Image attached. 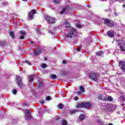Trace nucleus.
Listing matches in <instances>:
<instances>
[{
	"label": "nucleus",
	"mask_w": 125,
	"mask_h": 125,
	"mask_svg": "<svg viewBox=\"0 0 125 125\" xmlns=\"http://www.w3.org/2000/svg\"><path fill=\"white\" fill-rule=\"evenodd\" d=\"M91 103L89 102H83L79 103L77 104L76 107L77 108H89L91 107Z\"/></svg>",
	"instance_id": "f257e3e1"
},
{
	"label": "nucleus",
	"mask_w": 125,
	"mask_h": 125,
	"mask_svg": "<svg viewBox=\"0 0 125 125\" xmlns=\"http://www.w3.org/2000/svg\"><path fill=\"white\" fill-rule=\"evenodd\" d=\"M89 78L92 80V81H94V82H98V74L95 73H90L89 74Z\"/></svg>",
	"instance_id": "f03ea898"
},
{
	"label": "nucleus",
	"mask_w": 125,
	"mask_h": 125,
	"mask_svg": "<svg viewBox=\"0 0 125 125\" xmlns=\"http://www.w3.org/2000/svg\"><path fill=\"white\" fill-rule=\"evenodd\" d=\"M45 19L49 24H54L55 23V19L48 16H45Z\"/></svg>",
	"instance_id": "7ed1b4c3"
},
{
	"label": "nucleus",
	"mask_w": 125,
	"mask_h": 125,
	"mask_svg": "<svg viewBox=\"0 0 125 125\" xmlns=\"http://www.w3.org/2000/svg\"><path fill=\"white\" fill-rule=\"evenodd\" d=\"M104 25H107L108 27L110 28H112V27H114L115 24L113 22H111V20L108 19H105L104 21Z\"/></svg>",
	"instance_id": "20e7f679"
},
{
	"label": "nucleus",
	"mask_w": 125,
	"mask_h": 125,
	"mask_svg": "<svg viewBox=\"0 0 125 125\" xmlns=\"http://www.w3.org/2000/svg\"><path fill=\"white\" fill-rule=\"evenodd\" d=\"M117 42H118V45L120 46V49L121 51H125V42H123L121 43V40H116Z\"/></svg>",
	"instance_id": "39448f33"
},
{
	"label": "nucleus",
	"mask_w": 125,
	"mask_h": 125,
	"mask_svg": "<svg viewBox=\"0 0 125 125\" xmlns=\"http://www.w3.org/2000/svg\"><path fill=\"white\" fill-rule=\"evenodd\" d=\"M121 65H122L121 67V70L125 73V61H119L118 62V66L121 67Z\"/></svg>",
	"instance_id": "423d86ee"
},
{
	"label": "nucleus",
	"mask_w": 125,
	"mask_h": 125,
	"mask_svg": "<svg viewBox=\"0 0 125 125\" xmlns=\"http://www.w3.org/2000/svg\"><path fill=\"white\" fill-rule=\"evenodd\" d=\"M107 35L109 38H114L115 37V34H114V31L109 30L107 32Z\"/></svg>",
	"instance_id": "0eeeda50"
},
{
	"label": "nucleus",
	"mask_w": 125,
	"mask_h": 125,
	"mask_svg": "<svg viewBox=\"0 0 125 125\" xmlns=\"http://www.w3.org/2000/svg\"><path fill=\"white\" fill-rule=\"evenodd\" d=\"M31 110L30 109H27L25 111V113L28 115V116L27 117H26V120H28V119H31V118H32V116H31Z\"/></svg>",
	"instance_id": "6e6552de"
},
{
	"label": "nucleus",
	"mask_w": 125,
	"mask_h": 125,
	"mask_svg": "<svg viewBox=\"0 0 125 125\" xmlns=\"http://www.w3.org/2000/svg\"><path fill=\"white\" fill-rule=\"evenodd\" d=\"M70 9L71 8H70V7H68L63 8H62V10L61 11L60 14H63L64 12L66 11V10L69 11V10H70Z\"/></svg>",
	"instance_id": "1a4fd4ad"
},
{
	"label": "nucleus",
	"mask_w": 125,
	"mask_h": 125,
	"mask_svg": "<svg viewBox=\"0 0 125 125\" xmlns=\"http://www.w3.org/2000/svg\"><path fill=\"white\" fill-rule=\"evenodd\" d=\"M70 32L72 34V35H73V36H77V30L75 28H72L71 29Z\"/></svg>",
	"instance_id": "9d476101"
},
{
	"label": "nucleus",
	"mask_w": 125,
	"mask_h": 125,
	"mask_svg": "<svg viewBox=\"0 0 125 125\" xmlns=\"http://www.w3.org/2000/svg\"><path fill=\"white\" fill-rule=\"evenodd\" d=\"M17 84L20 88H23V87H25V85L22 83V82H18Z\"/></svg>",
	"instance_id": "9b49d317"
},
{
	"label": "nucleus",
	"mask_w": 125,
	"mask_h": 125,
	"mask_svg": "<svg viewBox=\"0 0 125 125\" xmlns=\"http://www.w3.org/2000/svg\"><path fill=\"white\" fill-rule=\"evenodd\" d=\"M35 77H36V75H35V74L29 76V82H30V83H32V82H33V81H34V78H35Z\"/></svg>",
	"instance_id": "f8f14e48"
},
{
	"label": "nucleus",
	"mask_w": 125,
	"mask_h": 125,
	"mask_svg": "<svg viewBox=\"0 0 125 125\" xmlns=\"http://www.w3.org/2000/svg\"><path fill=\"white\" fill-rule=\"evenodd\" d=\"M37 50H38V51H36L34 53V55H35V56L39 55V54H40V51H41L40 47L37 48Z\"/></svg>",
	"instance_id": "ddd939ff"
},
{
	"label": "nucleus",
	"mask_w": 125,
	"mask_h": 125,
	"mask_svg": "<svg viewBox=\"0 0 125 125\" xmlns=\"http://www.w3.org/2000/svg\"><path fill=\"white\" fill-rule=\"evenodd\" d=\"M85 118V117L84 116V115L81 114L79 116V120H80V121H83V120H84Z\"/></svg>",
	"instance_id": "4468645a"
},
{
	"label": "nucleus",
	"mask_w": 125,
	"mask_h": 125,
	"mask_svg": "<svg viewBox=\"0 0 125 125\" xmlns=\"http://www.w3.org/2000/svg\"><path fill=\"white\" fill-rule=\"evenodd\" d=\"M16 81L17 83H20L22 82V78L20 76H17L16 78Z\"/></svg>",
	"instance_id": "2eb2a0df"
},
{
	"label": "nucleus",
	"mask_w": 125,
	"mask_h": 125,
	"mask_svg": "<svg viewBox=\"0 0 125 125\" xmlns=\"http://www.w3.org/2000/svg\"><path fill=\"white\" fill-rule=\"evenodd\" d=\"M103 54L104 53L102 51H100L96 53V55H97V56H102V55H103Z\"/></svg>",
	"instance_id": "dca6fc26"
},
{
	"label": "nucleus",
	"mask_w": 125,
	"mask_h": 125,
	"mask_svg": "<svg viewBox=\"0 0 125 125\" xmlns=\"http://www.w3.org/2000/svg\"><path fill=\"white\" fill-rule=\"evenodd\" d=\"M28 16L29 18L30 19H33V18H34V14H33L32 13L29 12Z\"/></svg>",
	"instance_id": "f3484780"
},
{
	"label": "nucleus",
	"mask_w": 125,
	"mask_h": 125,
	"mask_svg": "<svg viewBox=\"0 0 125 125\" xmlns=\"http://www.w3.org/2000/svg\"><path fill=\"white\" fill-rule=\"evenodd\" d=\"M9 34L12 39H14V33H13V31H10Z\"/></svg>",
	"instance_id": "a211bd4d"
},
{
	"label": "nucleus",
	"mask_w": 125,
	"mask_h": 125,
	"mask_svg": "<svg viewBox=\"0 0 125 125\" xmlns=\"http://www.w3.org/2000/svg\"><path fill=\"white\" fill-rule=\"evenodd\" d=\"M79 89L81 92H84V88L83 86H80L79 87Z\"/></svg>",
	"instance_id": "6ab92c4d"
},
{
	"label": "nucleus",
	"mask_w": 125,
	"mask_h": 125,
	"mask_svg": "<svg viewBox=\"0 0 125 125\" xmlns=\"http://www.w3.org/2000/svg\"><path fill=\"white\" fill-rule=\"evenodd\" d=\"M62 125H68V123L67 122V121L65 120H63L62 121Z\"/></svg>",
	"instance_id": "aec40b11"
},
{
	"label": "nucleus",
	"mask_w": 125,
	"mask_h": 125,
	"mask_svg": "<svg viewBox=\"0 0 125 125\" xmlns=\"http://www.w3.org/2000/svg\"><path fill=\"white\" fill-rule=\"evenodd\" d=\"M64 23L66 24V28H70V27H71V25H70V23H68L67 21H65Z\"/></svg>",
	"instance_id": "412c9836"
},
{
	"label": "nucleus",
	"mask_w": 125,
	"mask_h": 125,
	"mask_svg": "<svg viewBox=\"0 0 125 125\" xmlns=\"http://www.w3.org/2000/svg\"><path fill=\"white\" fill-rule=\"evenodd\" d=\"M66 38H69V39H72V38L73 36H72V34H71L68 33L66 34Z\"/></svg>",
	"instance_id": "4be33fe9"
},
{
	"label": "nucleus",
	"mask_w": 125,
	"mask_h": 125,
	"mask_svg": "<svg viewBox=\"0 0 125 125\" xmlns=\"http://www.w3.org/2000/svg\"><path fill=\"white\" fill-rule=\"evenodd\" d=\"M20 33L21 35V36H26V32H25L23 30L20 31Z\"/></svg>",
	"instance_id": "5701e85b"
},
{
	"label": "nucleus",
	"mask_w": 125,
	"mask_h": 125,
	"mask_svg": "<svg viewBox=\"0 0 125 125\" xmlns=\"http://www.w3.org/2000/svg\"><path fill=\"white\" fill-rule=\"evenodd\" d=\"M67 74L65 71H62L61 73L62 76H67Z\"/></svg>",
	"instance_id": "b1692460"
},
{
	"label": "nucleus",
	"mask_w": 125,
	"mask_h": 125,
	"mask_svg": "<svg viewBox=\"0 0 125 125\" xmlns=\"http://www.w3.org/2000/svg\"><path fill=\"white\" fill-rule=\"evenodd\" d=\"M57 78V76L55 74H52L51 75V79H53V80H55V79Z\"/></svg>",
	"instance_id": "393cba45"
},
{
	"label": "nucleus",
	"mask_w": 125,
	"mask_h": 125,
	"mask_svg": "<svg viewBox=\"0 0 125 125\" xmlns=\"http://www.w3.org/2000/svg\"><path fill=\"white\" fill-rule=\"evenodd\" d=\"M63 104H60L58 105V107L59 109H63Z\"/></svg>",
	"instance_id": "a878e982"
},
{
	"label": "nucleus",
	"mask_w": 125,
	"mask_h": 125,
	"mask_svg": "<svg viewBox=\"0 0 125 125\" xmlns=\"http://www.w3.org/2000/svg\"><path fill=\"white\" fill-rule=\"evenodd\" d=\"M38 87L39 88H41V87H42V82H39L38 83Z\"/></svg>",
	"instance_id": "bb28decb"
},
{
	"label": "nucleus",
	"mask_w": 125,
	"mask_h": 125,
	"mask_svg": "<svg viewBox=\"0 0 125 125\" xmlns=\"http://www.w3.org/2000/svg\"><path fill=\"white\" fill-rule=\"evenodd\" d=\"M45 99H46V100H47V101H49L51 100V97L48 96L46 97Z\"/></svg>",
	"instance_id": "cd10ccee"
},
{
	"label": "nucleus",
	"mask_w": 125,
	"mask_h": 125,
	"mask_svg": "<svg viewBox=\"0 0 125 125\" xmlns=\"http://www.w3.org/2000/svg\"><path fill=\"white\" fill-rule=\"evenodd\" d=\"M113 100V98L111 96H108L107 97V101L112 102Z\"/></svg>",
	"instance_id": "c85d7f7f"
},
{
	"label": "nucleus",
	"mask_w": 125,
	"mask_h": 125,
	"mask_svg": "<svg viewBox=\"0 0 125 125\" xmlns=\"http://www.w3.org/2000/svg\"><path fill=\"white\" fill-rule=\"evenodd\" d=\"M77 112V110H72L70 111V113L71 115H73V114H76V112Z\"/></svg>",
	"instance_id": "c756f323"
},
{
	"label": "nucleus",
	"mask_w": 125,
	"mask_h": 125,
	"mask_svg": "<svg viewBox=\"0 0 125 125\" xmlns=\"http://www.w3.org/2000/svg\"><path fill=\"white\" fill-rule=\"evenodd\" d=\"M60 0H53V1L55 4H58L60 2Z\"/></svg>",
	"instance_id": "7c9ffc66"
},
{
	"label": "nucleus",
	"mask_w": 125,
	"mask_h": 125,
	"mask_svg": "<svg viewBox=\"0 0 125 125\" xmlns=\"http://www.w3.org/2000/svg\"><path fill=\"white\" fill-rule=\"evenodd\" d=\"M46 64L45 63H42L41 64L42 68H43V69H44V68H46Z\"/></svg>",
	"instance_id": "2f4dec72"
},
{
	"label": "nucleus",
	"mask_w": 125,
	"mask_h": 125,
	"mask_svg": "<svg viewBox=\"0 0 125 125\" xmlns=\"http://www.w3.org/2000/svg\"><path fill=\"white\" fill-rule=\"evenodd\" d=\"M31 13H32L33 14V15H34V14H36L37 13V11H36V10H35V9H33L32 10Z\"/></svg>",
	"instance_id": "473e14b6"
},
{
	"label": "nucleus",
	"mask_w": 125,
	"mask_h": 125,
	"mask_svg": "<svg viewBox=\"0 0 125 125\" xmlns=\"http://www.w3.org/2000/svg\"><path fill=\"white\" fill-rule=\"evenodd\" d=\"M83 92L81 91H78L77 92L76 94H77V95H81V94H82Z\"/></svg>",
	"instance_id": "72a5a7b5"
},
{
	"label": "nucleus",
	"mask_w": 125,
	"mask_h": 125,
	"mask_svg": "<svg viewBox=\"0 0 125 125\" xmlns=\"http://www.w3.org/2000/svg\"><path fill=\"white\" fill-rule=\"evenodd\" d=\"M99 99H100L101 100H103V95H100L98 97Z\"/></svg>",
	"instance_id": "f704fd0d"
},
{
	"label": "nucleus",
	"mask_w": 125,
	"mask_h": 125,
	"mask_svg": "<svg viewBox=\"0 0 125 125\" xmlns=\"http://www.w3.org/2000/svg\"><path fill=\"white\" fill-rule=\"evenodd\" d=\"M12 93L13 94H16V93H17V90L14 89L12 91Z\"/></svg>",
	"instance_id": "c9c22d12"
},
{
	"label": "nucleus",
	"mask_w": 125,
	"mask_h": 125,
	"mask_svg": "<svg viewBox=\"0 0 125 125\" xmlns=\"http://www.w3.org/2000/svg\"><path fill=\"white\" fill-rule=\"evenodd\" d=\"M121 99L123 101H125V96H122L121 97Z\"/></svg>",
	"instance_id": "e433bc0d"
},
{
	"label": "nucleus",
	"mask_w": 125,
	"mask_h": 125,
	"mask_svg": "<svg viewBox=\"0 0 125 125\" xmlns=\"http://www.w3.org/2000/svg\"><path fill=\"white\" fill-rule=\"evenodd\" d=\"M103 101H108V98H103Z\"/></svg>",
	"instance_id": "4c0bfd02"
},
{
	"label": "nucleus",
	"mask_w": 125,
	"mask_h": 125,
	"mask_svg": "<svg viewBox=\"0 0 125 125\" xmlns=\"http://www.w3.org/2000/svg\"><path fill=\"white\" fill-rule=\"evenodd\" d=\"M76 27L78 29H80V28H81V27H82V25H81V24H78V25H76Z\"/></svg>",
	"instance_id": "58836bf2"
},
{
	"label": "nucleus",
	"mask_w": 125,
	"mask_h": 125,
	"mask_svg": "<svg viewBox=\"0 0 125 125\" xmlns=\"http://www.w3.org/2000/svg\"><path fill=\"white\" fill-rule=\"evenodd\" d=\"M25 63H26V64H27L28 65H31V62H29V61H26Z\"/></svg>",
	"instance_id": "ea45409f"
},
{
	"label": "nucleus",
	"mask_w": 125,
	"mask_h": 125,
	"mask_svg": "<svg viewBox=\"0 0 125 125\" xmlns=\"http://www.w3.org/2000/svg\"><path fill=\"white\" fill-rule=\"evenodd\" d=\"M20 39L21 40H24V36L21 35V36L20 37Z\"/></svg>",
	"instance_id": "a19ab883"
},
{
	"label": "nucleus",
	"mask_w": 125,
	"mask_h": 125,
	"mask_svg": "<svg viewBox=\"0 0 125 125\" xmlns=\"http://www.w3.org/2000/svg\"><path fill=\"white\" fill-rule=\"evenodd\" d=\"M37 34H41V30H37Z\"/></svg>",
	"instance_id": "79ce46f5"
},
{
	"label": "nucleus",
	"mask_w": 125,
	"mask_h": 125,
	"mask_svg": "<svg viewBox=\"0 0 125 125\" xmlns=\"http://www.w3.org/2000/svg\"><path fill=\"white\" fill-rule=\"evenodd\" d=\"M67 63V62L65 60L62 61V64H66Z\"/></svg>",
	"instance_id": "37998d69"
},
{
	"label": "nucleus",
	"mask_w": 125,
	"mask_h": 125,
	"mask_svg": "<svg viewBox=\"0 0 125 125\" xmlns=\"http://www.w3.org/2000/svg\"><path fill=\"white\" fill-rule=\"evenodd\" d=\"M75 100H79V98L78 97H75L74 98Z\"/></svg>",
	"instance_id": "c03bdc74"
},
{
	"label": "nucleus",
	"mask_w": 125,
	"mask_h": 125,
	"mask_svg": "<svg viewBox=\"0 0 125 125\" xmlns=\"http://www.w3.org/2000/svg\"><path fill=\"white\" fill-rule=\"evenodd\" d=\"M116 37H117V38H120V37H121V35H120V34H117Z\"/></svg>",
	"instance_id": "a18cd8bd"
},
{
	"label": "nucleus",
	"mask_w": 125,
	"mask_h": 125,
	"mask_svg": "<svg viewBox=\"0 0 125 125\" xmlns=\"http://www.w3.org/2000/svg\"><path fill=\"white\" fill-rule=\"evenodd\" d=\"M41 103L42 104H44V101H41Z\"/></svg>",
	"instance_id": "49530a36"
},
{
	"label": "nucleus",
	"mask_w": 125,
	"mask_h": 125,
	"mask_svg": "<svg viewBox=\"0 0 125 125\" xmlns=\"http://www.w3.org/2000/svg\"><path fill=\"white\" fill-rule=\"evenodd\" d=\"M77 50H78L79 51H80L81 50V48H80V47H78Z\"/></svg>",
	"instance_id": "de8ad7c7"
},
{
	"label": "nucleus",
	"mask_w": 125,
	"mask_h": 125,
	"mask_svg": "<svg viewBox=\"0 0 125 125\" xmlns=\"http://www.w3.org/2000/svg\"><path fill=\"white\" fill-rule=\"evenodd\" d=\"M23 105H24V106H29V104H24Z\"/></svg>",
	"instance_id": "09e8293b"
},
{
	"label": "nucleus",
	"mask_w": 125,
	"mask_h": 125,
	"mask_svg": "<svg viewBox=\"0 0 125 125\" xmlns=\"http://www.w3.org/2000/svg\"><path fill=\"white\" fill-rule=\"evenodd\" d=\"M44 60H45V61H46V60H47V57H44Z\"/></svg>",
	"instance_id": "8fccbe9b"
},
{
	"label": "nucleus",
	"mask_w": 125,
	"mask_h": 125,
	"mask_svg": "<svg viewBox=\"0 0 125 125\" xmlns=\"http://www.w3.org/2000/svg\"><path fill=\"white\" fill-rule=\"evenodd\" d=\"M30 43H31V44H33V43H34V42H33V41L31 42H30Z\"/></svg>",
	"instance_id": "3c124183"
},
{
	"label": "nucleus",
	"mask_w": 125,
	"mask_h": 125,
	"mask_svg": "<svg viewBox=\"0 0 125 125\" xmlns=\"http://www.w3.org/2000/svg\"><path fill=\"white\" fill-rule=\"evenodd\" d=\"M118 0L119 1H120V0ZM122 0V1H125V0Z\"/></svg>",
	"instance_id": "603ef678"
},
{
	"label": "nucleus",
	"mask_w": 125,
	"mask_h": 125,
	"mask_svg": "<svg viewBox=\"0 0 125 125\" xmlns=\"http://www.w3.org/2000/svg\"><path fill=\"white\" fill-rule=\"evenodd\" d=\"M108 125H113V124L110 123V124H109Z\"/></svg>",
	"instance_id": "864d4df0"
},
{
	"label": "nucleus",
	"mask_w": 125,
	"mask_h": 125,
	"mask_svg": "<svg viewBox=\"0 0 125 125\" xmlns=\"http://www.w3.org/2000/svg\"><path fill=\"white\" fill-rule=\"evenodd\" d=\"M123 7H125V4L123 5Z\"/></svg>",
	"instance_id": "5fc2aeb1"
},
{
	"label": "nucleus",
	"mask_w": 125,
	"mask_h": 125,
	"mask_svg": "<svg viewBox=\"0 0 125 125\" xmlns=\"http://www.w3.org/2000/svg\"><path fill=\"white\" fill-rule=\"evenodd\" d=\"M23 0V1H26V0Z\"/></svg>",
	"instance_id": "6e6d98bb"
},
{
	"label": "nucleus",
	"mask_w": 125,
	"mask_h": 125,
	"mask_svg": "<svg viewBox=\"0 0 125 125\" xmlns=\"http://www.w3.org/2000/svg\"><path fill=\"white\" fill-rule=\"evenodd\" d=\"M124 105H125V104H122V106H124Z\"/></svg>",
	"instance_id": "4d7b16f0"
}]
</instances>
